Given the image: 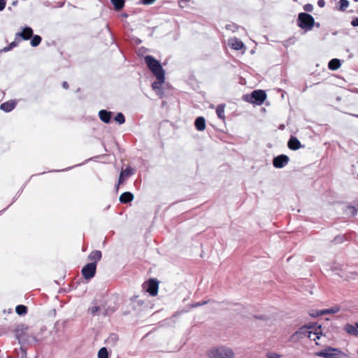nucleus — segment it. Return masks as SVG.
Segmentation results:
<instances>
[{"mask_svg":"<svg viewBox=\"0 0 358 358\" xmlns=\"http://www.w3.org/2000/svg\"><path fill=\"white\" fill-rule=\"evenodd\" d=\"M6 5V0H0V11L3 10Z\"/></svg>","mask_w":358,"mask_h":358,"instance_id":"nucleus-40","label":"nucleus"},{"mask_svg":"<svg viewBox=\"0 0 358 358\" xmlns=\"http://www.w3.org/2000/svg\"><path fill=\"white\" fill-rule=\"evenodd\" d=\"M315 355L323 358H345L346 354L338 348L327 347L325 349L315 352Z\"/></svg>","mask_w":358,"mask_h":358,"instance_id":"nucleus-2","label":"nucleus"},{"mask_svg":"<svg viewBox=\"0 0 358 358\" xmlns=\"http://www.w3.org/2000/svg\"><path fill=\"white\" fill-rule=\"evenodd\" d=\"M41 40H42V38L40 36H38V35L34 36L31 41V46H33V47L38 46L41 43Z\"/></svg>","mask_w":358,"mask_h":358,"instance_id":"nucleus-27","label":"nucleus"},{"mask_svg":"<svg viewBox=\"0 0 358 358\" xmlns=\"http://www.w3.org/2000/svg\"><path fill=\"white\" fill-rule=\"evenodd\" d=\"M96 266L95 262H90L87 264L81 271L82 275L86 280L92 278L96 273Z\"/></svg>","mask_w":358,"mask_h":358,"instance_id":"nucleus-7","label":"nucleus"},{"mask_svg":"<svg viewBox=\"0 0 358 358\" xmlns=\"http://www.w3.org/2000/svg\"><path fill=\"white\" fill-rule=\"evenodd\" d=\"M17 356L20 358H27V350L21 346L19 350H17Z\"/></svg>","mask_w":358,"mask_h":358,"instance_id":"nucleus-32","label":"nucleus"},{"mask_svg":"<svg viewBox=\"0 0 358 358\" xmlns=\"http://www.w3.org/2000/svg\"><path fill=\"white\" fill-rule=\"evenodd\" d=\"M194 125L198 131H203L206 129V120L203 117H198L196 118Z\"/></svg>","mask_w":358,"mask_h":358,"instance_id":"nucleus-17","label":"nucleus"},{"mask_svg":"<svg viewBox=\"0 0 358 358\" xmlns=\"http://www.w3.org/2000/svg\"><path fill=\"white\" fill-rule=\"evenodd\" d=\"M357 117H358V115H357Z\"/></svg>","mask_w":358,"mask_h":358,"instance_id":"nucleus-49","label":"nucleus"},{"mask_svg":"<svg viewBox=\"0 0 358 358\" xmlns=\"http://www.w3.org/2000/svg\"><path fill=\"white\" fill-rule=\"evenodd\" d=\"M266 98V94L264 90H257L253 91L250 95L244 96V100L257 105H261L263 103Z\"/></svg>","mask_w":358,"mask_h":358,"instance_id":"nucleus-6","label":"nucleus"},{"mask_svg":"<svg viewBox=\"0 0 358 358\" xmlns=\"http://www.w3.org/2000/svg\"><path fill=\"white\" fill-rule=\"evenodd\" d=\"M294 1L296 2L298 0H293Z\"/></svg>","mask_w":358,"mask_h":358,"instance_id":"nucleus-48","label":"nucleus"},{"mask_svg":"<svg viewBox=\"0 0 358 358\" xmlns=\"http://www.w3.org/2000/svg\"><path fill=\"white\" fill-rule=\"evenodd\" d=\"M345 330L347 333L353 336H357L358 334L357 326L355 327L352 324H346L345 327Z\"/></svg>","mask_w":358,"mask_h":358,"instance_id":"nucleus-22","label":"nucleus"},{"mask_svg":"<svg viewBox=\"0 0 358 358\" xmlns=\"http://www.w3.org/2000/svg\"><path fill=\"white\" fill-rule=\"evenodd\" d=\"M339 3H340L339 10L341 11H345L349 6V2L348 0H340Z\"/></svg>","mask_w":358,"mask_h":358,"instance_id":"nucleus-33","label":"nucleus"},{"mask_svg":"<svg viewBox=\"0 0 358 358\" xmlns=\"http://www.w3.org/2000/svg\"><path fill=\"white\" fill-rule=\"evenodd\" d=\"M62 87H63L64 88H65V89H68V88H69V84H68V83H67V82H66V81H64V82L62 83Z\"/></svg>","mask_w":358,"mask_h":358,"instance_id":"nucleus-44","label":"nucleus"},{"mask_svg":"<svg viewBox=\"0 0 358 358\" xmlns=\"http://www.w3.org/2000/svg\"><path fill=\"white\" fill-rule=\"evenodd\" d=\"M355 2H358V0H354Z\"/></svg>","mask_w":358,"mask_h":358,"instance_id":"nucleus-47","label":"nucleus"},{"mask_svg":"<svg viewBox=\"0 0 358 358\" xmlns=\"http://www.w3.org/2000/svg\"><path fill=\"white\" fill-rule=\"evenodd\" d=\"M157 78V81H155L152 84V88L154 90H162V84L164 83L165 80V74L157 75L155 76Z\"/></svg>","mask_w":358,"mask_h":358,"instance_id":"nucleus-11","label":"nucleus"},{"mask_svg":"<svg viewBox=\"0 0 358 358\" xmlns=\"http://www.w3.org/2000/svg\"><path fill=\"white\" fill-rule=\"evenodd\" d=\"M208 302H209V301H201V302H198V303L192 305V306L193 307H199V306H203V305H206Z\"/></svg>","mask_w":358,"mask_h":358,"instance_id":"nucleus-39","label":"nucleus"},{"mask_svg":"<svg viewBox=\"0 0 358 358\" xmlns=\"http://www.w3.org/2000/svg\"><path fill=\"white\" fill-rule=\"evenodd\" d=\"M15 311L18 315H22L27 313V308L24 305H18L16 306Z\"/></svg>","mask_w":358,"mask_h":358,"instance_id":"nucleus-26","label":"nucleus"},{"mask_svg":"<svg viewBox=\"0 0 358 358\" xmlns=\"http://www.w3.org/2000/svg\"><path fill=\"white\" fill-rule=\"evenodd\" d=\"M229 44L231 48L236 50H240L244 47L243 43L237 38L230 39Z\"/></svg>","mask_w":358,"mask_h":358,"instance_id":"nucleus-14","label":"nucleus"},{"mask_svg":"<svg viewBox=\"0 0 358 358\" xmlns=\"http://www.w3.org/2000/svg\"><path fill=\"white\" fill-rule=\"evenodd\" d=\"M297 25L302 29L310 31L315 25L314 17L306 13H300L298 15Z\"/></svg>","mask_w":358,"mask_h":358,"instance_id":"nucleus-3","label":"nucleus"},{"mask_svg":"<svg viewBox=\"0 0 358 358\" xmlns=\"http://www.w3.org/2000/svg\"><path fill=\"white\" fill-rule=\"evenodd\" d=\"M134 174V171L131 168L127 167L126 169L121 171L118 180V185L123 183L127 178Z\"/></svg>","mask_w":358,"mask_h":358,"instance_id":"nucleus-13","label":"nucleus"},{"mask_svg":"<svg viewBox=\"0 0 358 358\" xmlns=\"http://www.w3.org/2000/svg\"><path fill=\"white\" fill-rule=\"evenodd\" d=\"M315 25L317 27H320V23H319V22L315 23Z\"/></svg>","mask_w":358,"mask_h":358,"instance_id":"nucleus-46","label":"nucleus"},{"mask_svg":"<svg viewBox=\"0 0 358 358\" xmlns=\"http://www.w3.org/2000/svg\"><path fill=\"white\" fill-rule=\"evenodd\" d=\"M98 358H108V352L106 348H101L99 350Z\"/></svg>","mask_w":358,"mask_h":358,"instance_id":"nucleus-30","label":"nucleus"},{"mask_svg":"<svg viewBox=\"0 0 358 358\" xmlns=\"http://www.w3.org/2000/svg\"><path fill=\"white\" fill-rule=\"evenodd\" d=\"M298 334L307 336L310 340L315 341L317 339H320L322 335L321 326H319L317 328H315V331H311L310 327L303 326L301 327L298 331H296L294 334V335Z\"/></svg>","mask_w":358,"mask_h":358,"instance_id":"nucleus-5","label":"nucleus"},{"mask_svg":"<svg viewBox=\"0 0 358 358\" xmlns=\"http://www.w3.org/2000/svg\"><path fill=\"white\" fill-rule=\"evenodd\" d=\"M224 108H225V105L224 104H219L217 106V108H216V114H217V117L220 119L223 120L225 118V116H224Z\"/></svg>","mask_w":358,"mask_h":358,"instance_id":"nucleus-21","label":"nucleus"},{"mask_svg":"<svg viewBox=\"0 0 358 358\" xmlns=\"http://www.w3.org/2000/svg\"><path fill=\"white\" fill-rule=\"evenodd\" d=\"M268 358H280L281 356L277 353L271 352L267 355Z\"/></svg>","mask_w":358,"mask_h":358,"instance_id":"nucleus-38","label":"nucleus"},{"mask_svg":"<svg viewBox=\"0 0 358 358\" xmlns=\"http://www.w3.org/2000/svg\"><path fill=\"white\" fill-rule=\"evenodd\" d=\"M115 120L118 122L120 124L124 123L125 118L124 115L122 113H118L115 117Z\"/></svg>","mask_w":358,"mask_h":358,"instance_id":"nucleus-31","label":"nucleus"},{"mask_svg":"<svg viewBox=\"0 0 358 358\" xmlns=\"http://www.w3.org/2000/svg\"><path fill=\"white\" fill-rule=\"evenodd\" d=\"M101 257L102 254L100 250H94L89 255L88 259L92 261V262H95L96 265L97 262L101 260Z\"/></svg>","mask_w":358,"mask_h":358,"instance_id":"nucleus-15","label":"nucleus"},{"mask_svg":"<svg viewBox=\"0 0 358 358\" xmlns=\"http://www.w3.org/2000/svg\"><path fill=\"white\" fill-rule=\"evenodd\" d=\"M99 310V306H92L90 308H89V312L92 315H94L98 313Z\"/></svg>","mask_w":358,"mask_h":358,"instance_id":"nucleus-35","label":"nucleus"},{"mask_svg":"<svg viewBox=\"0 0 358 358\" xmlns=\"http://www.w3.org/2000/svg\"><path fill=\"white\" fill-rule=\"evenodd\" d=\"M345 213L352 217L355 216L357 213V210L354 206H348L345 209Z\"/></svg>","mask_w":358,"mask_h":358,"instance_id":"nucleus-28","label":"nucleus"},{"mask_svg":"<svg viewBox=\"0 0 358 358\" xmlns=\"http://www.w3.org/2000/svg\"><path fill=\"white\" fill-rule=\"evenodd\" d=\"M17 40H15V41H13L8 47H6L3 48V51L4 52H7V51H9L10 50H12L14 47H16L18 44V43L17 42Z\"/></svg>","mask_w":358,"mask_h":358,"instance_id":"nucleus-34","label":"nucleus"},{"mask_svg":"<svg viewBox=\"0 0 358 358\" xmlns=\"http://www.w3.org/2000/svg\"><path fill=\"white\" fill-rule=\"evenodd\" d=\"M141 1L143 4L149 5V4H152V3H154L155 1V0H141Z\"/></svg>","mask_w":358,"mask_h":358,"instance_id":"nucleus-41","label":"nucleus"},{"mask_svg":"<svg viewBox=\"0 0 358 358\" xmlns=\"http://www.w3.org/2000/svg\"><path fill=\"white\" fill-rule=\"evenodd\" d=\"M206 355L208 358H235L234 350L227 345L213 347Z\"/></svg>","mask_w":358,"mask_h":358,"instance_id":"nucleus-1","label":"nucleus"},{"mask_svg":"<svg viewBox=\"0 0 358 358\" xmlns=\"http://www.w3.org/2000/svg\"><path fill=\"white\" fill-rule=\"evenodd\" d=\"M351 24L353 27H358V17H356L354 20H352L351 22Z\"/></svg>","mask_w":358,"mask_h":358,"instance_id":"nucleus-42","label":"nucleus"},{"mask_svg":"<svg viewBox=\"0 0 358 358\" xmlns=\"http://www.w3.org/2000/svg\"><path fill=\"white\" fill-rule=\"evenodd\" d=\"M99 118L105 123H109L111 120L112 113L106 110H101L99 113Z\"/></svg>","mask_w":358,"mask_h":358,"instance_id":"nucleus-16","label":"nucleus"},{"mask_svg":"<svg viewBox=\"0 0 358 358\" xmlns=\"http://www.w3.org/2000/svg\"><path fill=\"white\" fill-rule=\"evenodd\" d=\"M289 162V157L285 155H280L274 157L273 164L277 169H281L285 166Z\"/></svg>","mask_w":358,"mask_h":358,"instance_id":"nucleus-9","label":"nucleus"},{"mask_svg":"<svg viewBox=\"0 0 358 358\" xmlns=\"http://www.w3.org/2000/svg\"><path fill=\"white\" fill-rule=\"evenodd\" d=\"M150 296H155L158 293L159 284L157 280L150 279L144 287Z\"/></svg>","mask_w":358,"mask_h":358,"instance_id":"nucleus-8","label":"nucleus"},{"mask_svg":"<svg viewBox=\"0 0 358 358\" xmlns=\"http://www.w3.org/2000/svg\"><path fill=\"white\" fill-rule=\"evenodd\" d=\"M144 59L148 69L152 71L154 76L165 74L160 62L152 56L146 55Z\"/></svg>","mask_w":358,"mask_h":358,"instance_id":"nucleus-4","label":"nucleus"},{"mask_svg":"<svg viewBox=\"0 0 358 358\" xmlns=\"http://www.w3.org/2000/svg\"><path fill=\"white\" fill-rule=\"evenodd\" d=\"M317 5L320 8H323L325 6V1L324 0H319L317 1Z\"/></svg>","mask_w":358,"mask_h":358,"instance_id":"nucleus-43","label":"nucleus"},{"mask_svg":"<svg viewBox=\"0 0 358 358\" xmlns=\"http://www.w3.org/2000/svg\"><path fill=\"white\" fill-rule=\"evenodd\" d=\"M324 314H322V310H313L311 313H310V315L313 317H317L320 315H323Z\"/></svg>","mask_w":358,"mask_h":358,"instance_id":"nucleus-37","label":"nucleus"},{"mask_svg":"<svg viewBox=\"0 0 358 358\" xmlns=\"http://www.w3.org/2000/svg\"><path fill=\"white\" fill-rule=\"evenodd\" d=\"M134 199V195L129 192L122 193L120 196V201L122 203H127Z\"/></svg>","mask_w":358,"mask_h":358,"instance_id":"nucleus-18","label":"nucleus"},{"mask_svg":"<svg viewBox=\"0 0 358 358\" xmlns=\"http://www.w3.org/2000/svg\"><path fill=\"white\" fill-rule=\"evenodd\" d=\"M118 339H119V338H118V336L117 334H110V336L106 340V343L108 345H115V344L117 343Z\"/></svg>","mask_w":358,"mask_h":358,"instance_id":"nucleus-23","label":"nucleus"},{"mask_svg":"<svg viewBox=\"0 0 358 358\" xmlns=\"http://www.w3.org/2000/svg\"><path fill=\"white\" fill-rule=\"evenodd\" d=\"M33 36V30L30 27H25L23 29L22 31L18 32L15 34V40H18L19 38H21L24 40H28L31 38Z\"/></svg>","mask_w":358,"mask_h":358,"instance_id":"nucleus-10","label":"nucleus"},{"mask_svg":"<svg viewBox=\"0 0 358 358\" xmlns=\"http://www.w3.org/2000/svg\"><path fill=\"white\" fill-rule=\"evenodd\" d=\"M116 10H120L124 6V0H110Z\"/></svg>","mask_w":358,"mask_h":358,"instance_id":"nucleus-24","label":"nucleus"},{"mask_svg":"<svg viewBox=\"0 0 358 358\" xmlns=\"http://www.w3.org/2000/svg\"><path fill=\"white\" fill-rule=\"evenodd\" d=\"M234 24H228L226 26L227 29H231V27H234Z\"/></svg>","mask_w":358,"mask_h":358,"instance_id":"nucleus-45","label":"nucleus"},{"mask_svg":"<svg viewBox=\"0 0 358 358\" xmlns=\"http://www.w3.org/2000/svg\"><path fill=\"white\" fill-rule=\"evenodd\" d=\"M27 329H28V327L23 328V326H22V328L20 329V327H17V329H16V336L20 343L24 341V338L23 337V331H24V330H27Z\"/></svg>","mask_w":358,"mask_h":358,"instance_id":"nucleus-25","label":"nucleus"},{"mask_svg":"<svg viewBox=\"0 0 358 358\" xmlns=\"http://www.w3.org/2000/svg\"><path fill=\"white\" fill-rule=\"evenodd\" d=\"M16 103L15 101H7L1 104L0 108L5 112H10L15 108Z\"/></svg>","mask_w":358,"mask_h":358,"instance_id":"nucleus-19","label":"nucleus"},{"mask_svg":"<svg viewBox=\"0 0 358 358\" xmlns=\"http://www.w3.org/2000/svg\"><path fill=\"white\" fill-rule=\"evenodd\" d=\"M340 310V308L338 306H334L331 308L322 310V314H330V313H336Z\"/></svg>","mask_w":358,"mask_h":358,"instance_id":"nucleus-29","label":"nucleus"},{"mask_svg":"<svg viewBox=\"0 0 358 358\" xmlns=\"http://www.w3.org/2000/svg\"><path fill=\"white\" fill-rule=\"evenodd\" d=\"M288 148L292 150H296L303 147L296 137L291 136L288 141Z\"/></svg>","mask_w":358,"mask_h":358,"instance_id":"nucleus-12","label":"nucleus"},{"mask_svg":"<svg viewBox=\"0 0 358 358\" xmlns=\"http://www.w3.org/2000/svg\"><path fill=\"white\" fill-rule=\"evenodd\" d=\"M341 65V61L338 59H332L329 61L328 67L329 69L335 71L339 69Z\"/></svg>","mask_w":358,"mask_h":358,"instance_id":"nucleus-20","label":"nucleus"},{"mask_svg":"<svg viewBox=\"0 0 358 358\" xmlns=\"http://www.w3.org/2000/svg\"><path fill=\"white\" fill-rule=\"evenodd\" d=\"M303 10L306 12H312L313 10V6L311 3H306L303 6Z\"/></svg>","mask_w":358,"mask_h":358,"instance_id":"nucleus-36","label":"nucleus"}]
</instances>
